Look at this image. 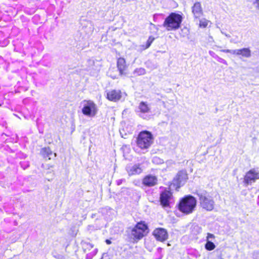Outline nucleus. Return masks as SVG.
Returning a JSON list of instances; mask_svg holds the SVG:
<instances>
[{
    "instance_id": "obj_1",
    "label": "nucleus",
    "mask_w": 259,
    "mask_h": 259,
    "mask_svg": "<svg viewBox=\"0 0 259 259\" xmlns=\"http://www.w3.org/2000/svg\"><path fill=\"white\" fill-rule=\"evenodd\" d=\"M196 194L199 197L201 207L207 211H212L215 206V202L208 193L203 190H197Z\"/></svg>"
},
{
    "instance_id": "obj_16",
    "label": "nucleus",
    "mask_w": 259,
    "mask_h": 259,
    "mask_svg": "<svg viewBox=\"0 0 259 259\" xmlns=\"http://www.w3.org/2000/svg\"><path fill=\"white\" fill-rule=\"evenodd\" d=\"M157 181L156 177L147 176L143 179V183L145 185L151 187L155 185L157 183Z\"/></svg>"
},
{
    "instance_id": "obj_27",
    "label": "nucleus",
    "mask_w": 259,
    "mask_h": 259,
    "mask_svg": "<svg viewBox=\"0 0 259 259\" xmlns=\"http://www.w3.org/2000/svg\"><path fill=\"white\" fill-rule=\"evenodd\" d=\"M221 32L223 34L225 35L227 37H228V38L231 37L230 35L225 33V32L223 31L222 30H221Z\"/></svg>"
},
{
    "instance_id": "obj_8",
    "label": "nucleus",
    "mask_w": 259,
    "mask_h": 259,
    "mask_svg": "<svg viewBox=\"0 0 259 259\" xmlns=\"http://www.w3.org/2000/svg\"><path fill=\"white\" fill-rule=\"evenodd\" d=\"M153 235L155 238L159 241L163 242L168 238V234L166 230L163 228H157L153 231Z\"/></svg>"
},
{
    "instance_id": "obj_14",
    "label": "nucleus",
    "mask_w": 259,
    "mask_h": 259,
    "mask_svg": "<svg viewBox=\"0 0 259 259\" xmlns=\"http://www.w3.org/2000/svg\"><path fill=\"white\" fill-rule=\"evenodd\" d=\"M126 170L129 176L138 175L142 171V168L138 164H135L132 166H128L126 167Z\"/></svg>"
},
{
    "instance_id": "obj_6",
    "label": "nucleus",
    "mask_w": 259,
    "mask_h": 259,
    "mask_svg": "<svg viewBox=\"0 0 259 259\" xmlns=\"http://www.w3.org/2000/svg\"><path fill=\"white\" fill-rule=\"evenodd\" d=\"M147 229V226L144 223H138L131 230V237L134 241L137 242L144 237V233Z\"/></svg>"
},
{
    "instance_id": "obj_23",
    "label": "nucleus",
    "mask_w": 259,
    "mask_h": 259,
    "mask_svg": "<svg viewBox=\"0 0 259 259\" xmlns=\"http://www.w3.org/2000/svg\"><path fill=\"white\" fill-rule=\"evenodd\" d=\"M146 73L145 69L143 68H137L134 71V73L138 75H144Z\"/></svg>"
},
{
    "instance_id": "obj_3",
    "label": "nucleus",
    "mask_w": 259,
    "mask_h": 259,
    "mask_svg": "<svg viewBox=\"0 0 259 259\" xmlns=\"http://www.w3.org/2000/svg\"><path fill=\"white\" fill-rule=\"evenodd\" d=\"M197 201L194 197L187 196L183 198L179 203V210L186 214L193 212L196 205Z\"/></svg>"
},
{
    "instance_id": "obj_10",
    "label": "nucleus",
    "mask_w": 259,
    "mask_h": 259,
    "mask_svg": "<svg viewBox=\"0 0 259 259\" xmlns=\"http://www.w3.org/2000/svg\"><path fill=\"white\" fill-rule=\"evenodd\" d=\"M172 197V193L169 191H165L160 194V200L163 207L169 206V201Z\"/></svg>"
},
{
    "instance_id": "obj_31",
    "label": "nucleus",
    "mask_w": 259,
    "mask_h": 259,
    "mask_svg": "<svg viewBox=\"0 0 259 259\" xmlns=\"http://www.w3.org/2000/svg\"><path fill=\"white\" fill-rule=\"evenodd\" d=\"M90 245L91 246V247H93V245H92L91 244H90Z\"/></svg>"
},
{
    "instance_id": "obj_17",
    "label": "nucleus",
    "mask_w": 259,
    "mask_h": 259,
    "mask_svg": "<svg viewBox=\"0 0 259 259\" xmlns=\"http://www.w3.org/2000/svg\"><path fill=\"white\" fill-rule=\"evenodd\" d=\"M138 109L140 112L146 113L150 112V107L146 102H141L139 105Z\"/></svg>"
},
{
    "instance_id": "obj_20",
    "label": "nucleus",
    "mask_w": 259,
    "mask_h": 259,
    "mask_svg": "<svg viewBox=\"0 0 259 259\" xmlns=\"http://www.w3.org/2000/svg\"><path fill=\"white\" fill-rule=\"evenodd\" d=\"M205 248L208 250H212L215 247L214 243L210 241L207 240L205 244Z\"/></svg>"
},
{
    "instance_id": "obj_24",
    "label": "nucleus",
    "mask_w": 259,
    "mask_h": 259,
    "mask_svg": "<svg viewBox=\"0 0 259 259\" xmlns=\"http://www.w3.org/2000/svg\"><path fill=\"white\" fill-rule=\"evenodd\" d=\"M222 52L226 53H231L233 55L236 54V50H229V49H225L221 50Z\"/></svg>"
},
{
    "instance_id": "obj_18",
    "label": "nucleus",
    "mask_w": 259,
    "mask_h": 259,
    "mask_svg": "<svg viewBox=\"0 0 259 259\" xmlns=\"http://www.w3.org/2000/svg\"><path fill=\"white\" fill-rule=\"evenodd\" d=\"M40 153L44 157H48L49 159L52 158L51 156L53 155L52 151L49 147L42 148Z\"/></svg>"
},
{
    "instance_id": "obj_28",
    "label": "nucleus",
    "mask_w": 259,
    "mask_h": 259,
    "mask_svg": "<svg viewBox=\"0 0 259 259\" xmlns=\"http://www.w3.org/2000/svg\"><path fill=\"white\" fill-rule=\"evenodd\" d=\"M230 42H232V43H235V44H236L238 42L236 40V39H231L230 40Z\"/></svg>"
},
{
    "instance_id": "obj_13",
    "label": "nucleus",
    "mask_w": 259,
    "mask_h": 259,
    "mask_svg": "<svg viewBox=\"0 0 259 259\" xmlns=\"http://www.w3.org/2000/svg\"><path fill=\"white\" fill-rule=\"evenodd\" d=\"M235 55L240 56L242 58H249L251 56V52L248 48L236 49Z\"/></svg>"
},
{
    "instance_id": "obj_30",
    "label": "nucleus",
    "mask_w": 259,
    "mask_h": 259,
    "mask_svg": "<svg viewBox=\"0 0 259 259\" xmlns=\"http://www.w3.org/2000/svg\"><path fill=\"white\" fill-rule=\"evenodd\" d=\"M54 157H56V153H54Z\"/></svg>"
},
{
    "instance_id": "obj_7",
    "label": "nucleus",
    "mask_w": 259,
    "mask_h": 259,
    "mask_svg": "<svg viewBox=\"0 0 259 259\" xmlns=\"http://www.w3.org/2000/svg\"><path fill=\"white\" fill-rule=\"evenodd\" d=\"M258 179H259V171L257 169L253 168L246 173L244 178V182L247 185H249Z\"/></svg>"
},
{
    "instance_id": "obj_26",
    "label": "nucleus",
    "mask_w": 259,
    "mask_h": 259,
    "mask_svg": "<svg viewBox=\"0 0 259 259\" xmlns=\"http://www.w3.org/2000/svg\"><path fill=\"white\" fill-rule=\"evenodd\" d=\"M214 238V235L212 234H210V233H208L207 234V239L208 240L209 239H213Z\"/></svg>"
},
{
    "instance_id": "obj_25",
    "label": "nucleus",
    "mask_w": 259,
    "mask_h": 259,
    "mask_svg": "<svg viewBox=\"0 0 259 259\" xmlns=\"http://www.w3.org/2000/svg\"><path fill=\"white\" fill-rule=\"evenodd\" d=\"M253 4L255 6L256 9L259 11V0H255Z\"/></svg>"
},
{
    "instance_id": "obj_12",
    "label": "nucleus",
    "mask_w": 259,
    "mask_h": 259,
    "mask_svg": "<svg viewBox=\"0 0 259 259\" xmlns=\"http://www.w3.org/2000/svg\"><path fill=\"white\" fill-rule=\"evenodd\" d=\"M192 11L195 18H199L202 15L203 11L199 2L194 4L192 8Z\"/></svg>"
},
{
    "instance_id": "obj_21",
    "label": "nucleus",
    "mask_w": 259,
    "mask_h": 259,
    "mask_svg": "<svg viewBox=\"0 0 259 259\" xmlns=\"http://www.w3.org/2000/svg\"><path fill=\"white\" fill-rule=\"evenodd\" d=\"M209 21L205 18L201 19L199 21V26L201 27H206Z\"/></svg>"
},
{
    "instance_id": "obj_4",
    "label": "nucleus",
    "mask_w": 259,
    "mask_h": 259,
    "mask_svg": "<svg viewBox=\"0 0 259 259\" xmlns=\"http://www.w3.org/2000/svg\"><path fill=\"white\" fill-rule=\"evenodd\" d=\"M153 142V138L151 133L148 131L141 132L137 138V144L142 149L149 148Z\"/></svg>"
},
{
    "instance_id": "obj_11",
    "label": "nucleus",
    "mask_w": 259,
    "mask_h": 259,
    "mask_svg": "<svg viewBox=\"0 0 259 259\" xmlns=\"http://www.w3.org/2000/svg\"><path fill=\"white\" fill-rule=\"evenodd\" d=\"M122 97V93L119 90H112L107 94V99L111 101L116 102L119 100Z\"/></svg>"
},
{
    "instance_id": "obj_29",
    "label": "nucleus",
    "mask_w": 259,
    "mask_h": 259,
    "mask_svg": "<svg viewBox=\"0 0 259 259\" xmlns=\"http://www.w3.org/2000/svg\"><path fill=\"white\" fill-rule=\"evenodd\" d=\"M106 242L107 244H110L111 243V241L108 239L106 240Z\"/></svg>"
},
{
    "instance_id": "obj_5",
    "label": "nucleus",
    "mask_w": 259,
    "mask_h": 259,
    "mask_svg": "<svg viewBox=\"0 0 259 259\" xmlns=\"http://www.w3.org/2000/svg\"><path fill=\"white\" fill-rule=\"evenodd\" d=\"M98 112V108L95 103L91 100L83 101L82 113L89 117L95 116Z\"/></svg>"
},
{
    "instance_id": "obj_22",
    "label": "nucleus",
    "mask_w": 259,
    "mask_h": 259,
    "mask_svg": "<svg viewBox=\"0 0 259 259\" xmlns=\"http://www.w3.org/2000/svg\"><path fill=\"white\" fill-rule=\"evenodd\" d=\"M152 162L156 164H160L164 162V160L158 157L155 156L152 159Z\"/></svg>"
},
{
    "instance_id": "obj_19",
    "label": "nucleus",
    "mask_w": 259,
    "mask_h": 259,
    "mask_svg": "<svg viewBox=\"0 0 259 259\" xmlns=\"http://www.w3.org/2000/svg\"><path fill=\"white\" fill-rule=\"evenodd\" d=\"M154 40V38L153 37L150 36L149 37L148 40L147 41L146 46H141V47H142L141 50H144L148 49L150 46V45H151V44L152 43V42Z\"/></svg>"
},
{
    "instance_id": "obj_9",
    "label": "nucleus",
    "mask_w": 259,
    "mask_h": 259,
    "mask_svg": "<svg viewBox=\"0 0 259 259\" xmlns=\"http://www.w3.org/2000/svg\"><path fill=\"white\" fill-rule=\"evenodd\" d=\"M188 179L187 174L185 171H179L175 178L174 180V182L175 185H177L178 187H180L181 185H184Z\"/></svg>"
},
{
    "instance_id": "obj_15",
    "label": "nucleus",
    "mask_w": 259,
    "mask_h": 259,
    "mask_svg": "<svg viewBox=\"0 0 259 259\" xmlns=\"http://www.w3.org/2000/svg\"><path fill=\"white\" fill-rule=\"evenodd\" d=\"M117 66L120 74L121 75H125L126 74L125 70H126L127 66L126 65L124 59L123 58H119L117 60Z\"/></svg>"
},
{
    "instance_id": "obj_2",
    "label": "nucleus",
    "mask_w": 259,
    "mask_h": 259,
    "mask_svg": "<svg viewBox=\"0 0 259 259\" xmlns=\"http://www.w3.org/2000/svg\"><path fill=\"white\" fill-rule=\"evenodd\" d=\"M182 16L175 13H171L165 19L163 26L167 30L171 31L180 27L182 21Z\"/></svg>"
}]
</instances>
